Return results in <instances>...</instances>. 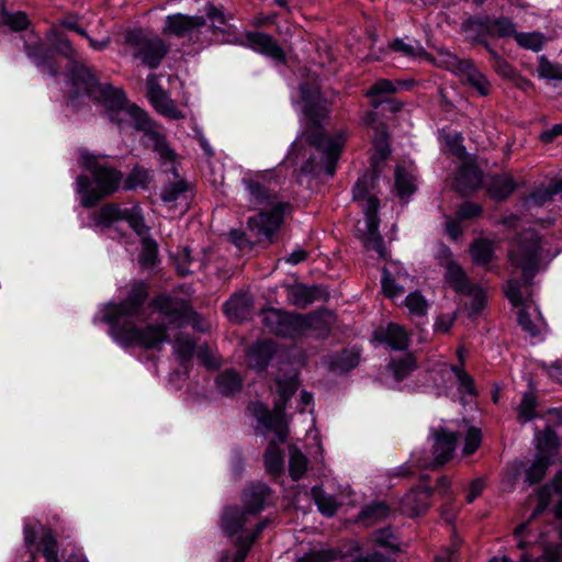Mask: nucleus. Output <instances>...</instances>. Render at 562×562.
Listing matches in <instances>:
<instances>
[{
    "mask_svg": "<svg viewBox=\"0 0 562 562\" xmlns=\"http://www.w3.org/2000/svg\"><path fill=\"white\" fill-rule=\"evenodd\" d=\"M72 82L76 94L86 93L93 100L103 102L108 108L111 121L115 122L120 128L124 127V123H130L148 137L153 143L154 150L158 153L162 160H173L175 153L168 146L164 135L155 128L154 122L145 111L135 104H127L122 89L114 88L111 85H101L86 67H81L74 72Z\"/></svg>",
    "mask_w": 562,
    "mask_h": 562,
    "instance_id": "obj_1",
    "label": "nucleus"
},
{
    "mask_svg": "<svg viewBox=\"0 0 562 562\" xmlns=\"http://www.w3.org/2000/svg\"><path fill=\"white\" fill-rule=\"evenodd\" d=\"M301 95L304 102V114L310 120L311 128L305 133L307 142L322 153L325 173L329 177L335 175L336 165L347 139V133L340 131L334 136H326L321 131V121L329 112V104L321 95L318 89H307L301 86Z\"/></svg>",
    "mask_w": 562,
    "mask_h": 562,
    "instance_id": "obj_2",
    "label": "nucleus"
},
{
    "mask_svg": "<svg viewBox=\"0 0 562 562\" xmlns=\"http://www.w3.org/2000/svg\"><path fill=\"white\" fill-rule=\"evenodd\" d=\"M81 166L91 173L93 187L90 179L85 176H78L76 179L77 191L81 194V204L85 207H92L99 201L111 195L121 186L123 175L114 167L102 162L95 155L88 151L80 154Z\"/></svg>",
    "mask_w": 562,
    "mask_h": 562,
    "instance_id": "obj_3",
    "label": "nucleus"
},
{
    "mask_svg": "<svg viewBox=\"0 0 562 562\" xmlns=\"http://www.w3.org/2000/svg\"><path fill=\"white\" fill-rule=\"evenodd\" d=\"M541 237L533 229L521 232L510 245L508 259L513 267L520 269L524 282L530 284L543 260Z\"/></svg>",
    "mask_w": 562,
    "mask_h": 562,
    "instance_id": "obj_4",
    "label": "nucleus"
},
{
    "mask_svg": "<svg viewBox=\"0 0 562 562\" xmlns=\"http://www.w3.org/2000/svg\"><path fill=\"white\" fill-rule=\"evenodd\" d=\"M369 180V176L364 175L358 179L352 189L353 199L363 202L362 209L366 215L367 232L361 236V239L367 249L376 251L382 259H385L387 250L379 233L380 221L376 215L380 203L375 196L368 195Z\"/></svg>",
    "mask_w": 562,
    "mask_h": 562,
    "instance_id": "obj_5",
    "label": "nucleus"
},
{
    "mask_svg": "<svg viewBox=\"0 0 562 562\" xmlns=\"http://www.w3.org/2000/svg\"><path fill=\"white\" fill-rule=\"evenodd\" d=\"M112 330L114 339L124 347L139 346L147 350H159L168 341L167 327L164 324L138 326L128 322L114 325Z\"/></svg>",
    "mask_w": 562,
    "mask_h": 562,
    "instance_id": "obj_6",
    "label": "nucleus"
},
{
    "mask_svg": "<svg viewBox=\"0 0 562 562\" xmlns=\"http://www.w3.org/2000/svg\"><path fill=\"white\" fill-rule=\"evenodd\" d=\"M125 43L133 50V56L150 69L158 68L169 52L162 38L142 29L128 31Z\"/></svg>",
    "mask_w": 562,
    "mask_h": 562,
    "instance_id": "obj_7",
    "label": "nucleus"
},
{
    "mask_svg": "<svg viewBox=\"0 0 562 562\" xmlns=\"http://www.w3.org/2000/svg\"><path fill=\"white\" fill-rule=\"evenodd\" d=\"M162 34L168 37L186 38L193 44L210 45L212 43V38L207 36L206 19L201 15L182 13L167 15Z\"/></svg>",
    "mask_w": 562,
    "mask_h": 562,
    "instance_id": "obj_8",
    "label": "nucleus"
},
{
    "mask_svg": "<svg viewBox=\"0 0 562 562\" xmlns=\"http://www.w3.org/2000/svg\"><path fill=\"white\" fill-rule=\"evenodd\" d=\"M261 322L266 329L282 338L302 337V314L269 307L261 312Z\"/></svg>",
    "mask_w": 562,
    "mask_h": 562,
    "instance_id": "obj_9",
    "label": "nucleus"
},
{
    "mask_svg": "<svg viewBox=\"0 0 562 562\" xmlns=\"http://www.w3.org/2000/svg\"><path fill=\"white\" fill-rule=\"evenodd\" d=\"M440 56L447 69L462 76L481 95H487L491 91V83L470 59H460L458 56L441 52Z\"/></svg>",
    "mask_w": 562,
    "mask_h": 562,
    "instance_id": "obj_10",
    "label": "nucleus"
},
{
    "mask_svg": "<svg viewBox=\"0 0 562 562\" xmlns=\"http://www.w3.org/2000/svg\"><path fill=\"white\" fill-rule=\"evenodd\" d=\"M290 210L291 205L289 203H276L270 212H260L249 217L248 228L259 241L270 240L280 228L284 214Z\"/></svg>",
    "mask_w": 562,
    "mask_h": 562,
    "instance_id": "obj_11",
    "label": "nucleus"
},
{
    "mask_svg": "<svg viewBox=\"0 0 562 562\" xmlns=\"http://www.w3.org/2000/svg\"><path fill=\"white\" fill-rule=\"evenodd\" d=\"M243 184L248 194L249 203L254 207L273 206L278 201V192L274 183L265 175H256L254 177L244 178Z\"/></svg>",
    "mask_w": 562,
    "mask_h": 562,
    "instance_id": "obj_12",
    "label": "nucleus"
},
{
    "mask_svg": "<svg viewBox=\"0 0 562 562\" xmlns=\"http://www.w3.org/2000/svg\"><path fill=\"white\" fill-rule=\"evenodd\" d=\"M150 305L168 323L178 327L186 325L188 317L192 316V307L184 299L159 295L151 300Z\"/></svg>",
    "mask_w": 562,
    "mask_h": 562,
    "instance_id": "obj_13",
    "label": "nucleus"
},
{
    "mask_svg": "<svg viewBox=\"0 0 562 562\" xmlns=\"http://www.w3.org/2000/svg\"><path fill=\"white\" fill-rule=\"evenodd\" d=\"M147 299V284L143 281L134 283L125 300L113 307L109 315L110 322L117 325L120 319L124 316H139Z\"/></svg>",
    "mask_w": 562,
    "mask_h": 562,
    "instance_id": "obj_14",
    "label": "nucleus"
},
{
    "mask_svg": "<svg viewBox=\"0 0 562 562\" xmlns=\"http://www.w3.org/2000/svg\"><path fill=\"white\" fill-rule=\"evenodd\" d=\"M147 94L151 104L160 114L175 120L183 117L175 101L157 83L156 75L151 74L147 77Z\"/></svg>",
    "mask_w": 562,
    "mask_h": 562,
    "instance_id": "obj_15",
    "label": "nucleus"
},
{
    "mask_svg": "<svg viewBox=\"0 0 562 562\" xmlns=\"http://www.w3.org/2000/svg\"><path fill=\"white\" fill-rule=\"evenodd\" d=\"M432 436L435 440L432 463L435 465H443L451 459L456 450L458 435L441 427L434 429Z\"/></svg>",
    "mask_w": 562,
    "mask_h": 562,
    "instance_id": "obj_16",
    "label": "nucleus"
},
{
    "mask_svg": "<svg viewBox=\"0 0 562 562\" xmlns=\"http://www.w3.org/2000/svg\"><path fill=\"white\" fill-rule=\"evenodd\" d=\"M373 339L389 346L393 350H405L409 346L407 330L395 323H389L385 327H379L373 333Z\"/></svg>",
    "mask_w": 562,
    "mask_h": 562,
    "instance_id": "obj_17",
    "label": "nucleus"
},
{
    "mask_svg": "<svg viewBox=\"0 0 562 562\" xmlns=\"http://www.w3.org/2000/svg\"><path fill=\"white\" fill-rule=\"evenodd\" d=\"M334 322L330 312L319 311L310 314H302V337L312 335L316 338H324L329 333Z\"/></svg>",
    "mask_w": 562,
    "mask_h": 562,
    "instance_id": "obj_18",
    "label": "nucleus"
},
{
    "mask_svg": "<svg viewBox=\"0 0 562 562\" xmlns=\"http://www.w3.org/2000/svg\"><path fill=\"white\" fill-rule=\"evenodd\" d=\"M430 496L428 487L414 488L402 498L400 510L409 517L419 516L430 506Z\"/></svg>",
    "mask_w": 562,
    "mask_h": 562,
    "instance_id": "obj_19",
    "label": "nucleus"
},
{
    "mask_svg": "<svg viewBox=\"0 0 562 562\" xmlns=\"http://www.w3.org/2000/svg\"><path fill=\"white\" fill-rule=\"evenodd\" d=\"M491 18L469 16L461 23V32L465 40L472 44H482L487 37H492V29L490 27Z\"/></svg>",
    "mask_w": 562,
    "mask_h": 562,
    "instance_id": "obj_20",
    "label": "nucleus"
},
{
    "mask_svg": "<svg viewBox=\"0 0 562 562\" xmlns=\"http://www.w3.org/2000/svg\"><path fill=\"white\" fill-rule=\"evenodd\" d=\"M246 38L248 45L252 49L267 55L277 61H284L285 56L283 49L272 36L261 32H252L248 33Z\"/></svg>",
    "mask_w": 562,
    "mask_h": 562,
    "instance_id": "obj_21",
    "label": "nucleus"
},
{
    "mask_svg": "<svg viewBox=\"0 0 562 562\" xmlns=\"http://www.w3.org/2000/svg\"><path fill=\"white\" fill-rule=\"evenodd\" d=\"M270 495V488L263 483L249 486L243 494L244 507L249 514H258L263 508Z\"/></svg>",
    "mask_w": 562,
    "mask_h": 562,
    "instance_id": "obj_22",
    "label": "nucleus"
},
{
    "mask_svg": "<svg viewBox=\"0 0 562 562\" xmlns=\"http://www.w3.org/2000/svg\"><path fill=\"white\" fill-rule=\"evenodd\" d=\"M252 300L247 293L234 294L225 304L224 312L233 322L246 319L251 311Z\"/></svg>",
    "mask_w": 562,
    "mask_h": 562,
    "instance_id": "obj_23",
    "label": "nucleus"
},
{
    "mask_svg": "<svg viewBox=\"0 0 562 562\" xmlns=\"http://www.w3.org/2000/svg\"><path fill=\"white\" fill-rule=\"evenodd\" d=\"M274 352L276 345L273 341L262 340L256 342L247 352L249 366L258 371L265 370Z\"/></svg>",
    "mask_w": 562,
    "mask_h": 562,
    "instance_id": "obj_24",
    "label": "nucleus"
},
{
    "mask_svg": "<svg viewBox=\"0 0 562 562\" xmlns=\"http://www.w3.org/2000/svg\"><path fill=\"white\" fill-rule=\"evenodd\" d=\"M205 15L210 21L206 23L207 36L213 40L212 36H218L220 34H228L231 32V25L225 16L224 12L216 8L212 3L205 5Z\"/></svg>",
    "mask_w": 562,
    "mask_h": 562,
    "instance_id": "obj_25",
    "label": "nucleus"
},
{
    "mask_svg": "<svg viewBox=\"0 0 562 562\" xmlns=\"http://www.w3.org/2000/svg\"><path fill=\"white\" fill-rule=\"evenodd\" d=\"M496 244L487 238H476L470 245V256L473 263L487 266L494 258Z\"/></svg>",
    "mask_w": 562,
    "mask_h": 562,
    "instance_id": "obj_26",
    "label": "nucleus"
},
{
    "mask_svg": "<svg viewBox=\"0 0 562 562\" xmlns=\"http://www.w3.org/2000/svg\"><path fill=\"white\" fill-rule=\"evenodd\" d=\"M250 514L237 507H228L222 517V527L228 536H233L243 529Z\"/></svg>",
    "mask_w": 562,
    "mask_h": 562,
    "instance_id": "obj_27",
    "label": "nucleus"
},
{
    "mask_svg": "<svg viewBox=\"0 0 562 562\" xmlns=\"http://www.w3.org/2000/svg\"><path fill=\"white\" fill-rule=\"evenodd\" d=\"M317 293L316 286L295 284L288 289V302L296 307L305 308L316 300Z\"/></svg>",
    "mask_w": 562,
    "mask_h": 562,
    "instance_id": "obj_28",
    "label": "nucleus"
},
{
    "mask_svg": "<svg viewBox=\"0 0 562 562\" xmlns=\"http://www.w3.org/2000/svg\"><path fill=\"white\" fill-rule=\"evenodd\" d=\"M550 465L551 460L548 456L537 453L530 465L525 469V483L528 485L540 483L546 476Z\"/></svg>",
    "mask_w": 562,
    "mask_h": 562,
    "instance_id": "obj_29",
    "label": "nucleus"
},
{
    "mask_svg": "<svg viewBox=\"0 0 562 562\" xmlns=\"http://www.w3.org/2000/svg\"><path fill=\"white\" fill-rule=\"evenodd\" d=\"M482 175L477 167L473 165H462L459 169L457 183L462 192L475 190L481 186Z\"/></svg>",
    "mask_w": 562,
    "mask_h": 562,
    "instance_id": "obj_30",
    "label": "nucleus"
},
{
    "mask_svg": "<svg viewBox=\"0 0 562 562\" xmlns=\"http://www.w3.org/2000/svg\"><path fill=\"white\" fill-rule=\"evenodd\" d=\"M515 188L516 183L510 176H495L488 184V193L496 200H504L513 193Z\"/></svg>",
    "mask_w": 562,
    "mask_h": 562,
    "instance_id": "obj_31",
    "label": "nucleus"
},
{
    "mask_svg": "<svg viewBox=\"0 0 562 562\" xmlns=\"http://www.w3.org/2000/svg\"><path fill=\"white\" fill-rule=\"evenodd\" d=\"M243 380L235 370H226L216 378V386L223 395H233L241 389Z\"/></svg>",
    "mask_w": 562,
    "mask_h": 562,
    "instance_id": "obj_32",
    "label": "nucleus"
},
{
    "mask_svg": "<svg viewBox=\"0 0 562 562\" xmlns=\"http://www.w3.org/2000/svg\"><path fill=\"white\" fill-rule=\"evenodd\" d=\"M394 177L397 195L402 200L409 198L416 190L414 177L401 166L396 167Z\"/></svg>",
    "mask_w": 562,
    "mask_h": 562,
    "instance_id": "obj_33",
    "label": "nucleus"
},
{
    "mask_svg": "<svg viewBox=\"0 0 562 562\" xmlns=\"http://www.w3.org/2000/svg\"><path fill=\"white\" fill-rule=\"evenodd\" d=\"M311 494L323 515L331 517L336 514L339 503L335 496L326 494L319 486H314Z\"/></svg>",
    "mask_w": 562,
    "mask_h": 562,
    "instance_id": "obj_34",
    "label": "nucleus"
},
{
    "mask_svg": "<svg viewBox=\"0 0 562 562\" xmlns=\"http://www.w3.org/2000/svg\"><path fill=\"white\" fill-rule=\"evenodd\" d=\"M390 515V508L384 503H372L361 509L358 520L366 525H373L385 519Z\"/></svg>",
    "mask_w": 562,
    "mask_h": 562,
    "instance_id": "obj_35",
    "label": "nucleus"
},
{
    "mask_svg": "<svg viewBox=\"0 0 562 562\" xmlns=\"http://www.w3.org/2000/svg\"><path fill=\"white\" fill-rule=\"evenodd\" d=\"M390 48L408 58H428V53L418 41L406 43L403 38H395Z\"/></svg>",
    "mask_w": 562,
    "mask_h": 562,
    "instance_id": "obj_36",
    "label": "nucleus"
},
{
    "mask_svg": "<svg viewBox=\"0 0 562 562\" xmlns=\"http://www.w3.org/2000/svg\"><path fill=\"white\" fill-rule=\"evenodd\" d=\"M30 23L27 14L23 11L9 12L5 9L0 10V25L9 27L13 32L26 30Z\"/></svg>",
    "mask_w": 562,
    "mask_h": 562,
    "instance_id": "obj_37",
    "label": "nucleus"
},
{
    "mask_svg": "<svg viewBox=\"0 0 562 562\" xmlns=\"http://www.w3.org/2000/svg\"><path fill=\"white\" fill-rule=\"evenodd\" d=\"M445 268V279L456 292L461 293L469 288L470 283L468 278L459 265L454 261H449Z\"/></svg>",
    "mask_w": 562,
    "mask_h": 562,
    "instance_id": "obj_38",
    "label": "nucleus"
},
{
    "mask_svg": "<svg viewBox=\"0 0 562 562\" xmlns=\"http://www.w3.org/2000/svg\"><path fill=\"white\" fill-rule=\"evenodd\" d=\"M389 368L396 380H403L416 369V359L412 353H406L392 359Z\"/></svg>",
    "mask_w": 562,
    "mask_h": 562,
    "instance_id": "obj_39",
    "label": "nucleus"
},
{
    "mask_svg": "<svg viewBox=\"0 0 562 562\" xmlns=\"http://www.w3.org/2000/svg\"><path fill=\"white\" fill-rule=\"evenodd\" d=\"M195 342L194 340L184 334L176 336L173 341V351L181 364L187 363L194 355Z\"/></svg>",
    "mask_w": 562,
    "mask_h": 562,
    "instance_id": "obj_40",
    "label": "nucleus"
},
{
    "mask_svg": "<svg viewBox=\"0 0 562 562\" xmlns=\"http://www.w3.org/2000/svg\"><path fill=\"white\" fill-rule=\"evenodd\" d=\"M535 440L536 449L539 453H543L544 451H555L560 448V439L550 426H547L541 431H537Z\"/></svg>",
    "mask_w": 562,
    "mask_h": 562,
    "instance_id": "obj_41",
    "label": "nucleus"
},
{
    "mask_svg": "<svg viewBox=\"0 0 562 562\" xmlns=\"http://www.w3.org/2000/svg\"><path fill=\"white\" fill-rule=\"evenodd\" d=\"M40 550L46 562H60L58 559L57 539L49 529H44L40 540Z\"/></svg>",
    "mask_w": 562,
    "mask_h": 562,
    "instance_id": "obj_42",
    "label": "nucleus"
},
{
    "mask_svg": "<svg viewBox=\"0 0 562 562\" xmlns=\"http://www.w3.org/2000/svg\"><path fill=\"white\" fill-rule=\"evenodd\" d=\"M265 465L269 473L277 475L283 469L282 451L276 442H270L265 452Z\"/></svg>",
    "mask_w": 562,
    "mask_h": 562,
    "instance_id": "obj_43",
    "label": "nucleus"
},
{
    "mask_svg": "<svg viewBox=\"0 0 562 562\" xmlns=\"http://www.w3.org/2000/svg\"><path fill=\"white\" fill-rule=\"evenodd\" d=\"M266 527V521H261L256 526V530L248 537H239L236 541L237 551L234 555V562H245L247 554L252 547L257 537Z\"/></svg>",
    "mask_w": 562,
    "mask_h": 562,
    "instance_id": "obj_44",
    "label": "nucleus"
},
{
    "mask_svg": "<svg viewBox=\"0 0 562 562\" xmlns=\"http://www.w3.org/2000/svg\"><path fill=\"white\" fill-rule=\"evenodd\" d=\"M562 192V179L554 181L550 186H541L536 188L529 199L536 204V205H543L544 203L551 201L553 196L558 193Z\"/></svg>",
    "mask_w": 562,
    "mask_h": 562,
    "instance_id": "obj_45",
    "label": "nucleus"
},
{
    "mask_svg": "<svg viewBox=\"0 0 562 562\" xmlns=\"http://www.w3.org/2000/svg\"><path fill=\"white\" fill-rule=\"evenodd\" d=\"M527 308V306H524L519 311L518 324L522 328V330L527 333L529 336L537 337L540 334V326L544 323L543 318L540 312L536 310L535 312L537 313V322H533Z\"/></svg>",
    "mask_w": 562,
    "mask_h": 562,
    "instance_id": "obj_46",
    "label": "nucleus"
},
{
    "mask_svg": "<svg viewBox=\"0 0 562 562\" xmlns=\"http://www.w3.org/2000/svg\"><path fill=\"white\" fill-rule=\"evenodd\" d=\"M124 210L114 204H106L98 212L95 223L99 226L109 227L123 220Z\"/></svg>",
    "mask_w": 562,
    "mask_h": 562,
    "instance_id": "obj_47",
    "label": "nucleus"
},
{
    "mask_svg": "<svg viewBox=\"0 0 562 562\" xmlns=\"http://www.w3.org/2000/svg\"><path fill=\"white\" fill-rule=\"evenodd\" d=\"M340 557V551L331 548L312 550L296 559V562H334Z\"/></svg>",
    "mask_w": 562,
    "mask_h": 562,
    "instance_id": "obj_48",
    "label": "nucleus"
},
{
    "mask_svg": "<svg viewBox=\"0 0 562 562\" xmlns=\"http://www.w3.org/2000/svg\"><path fill=\"white\" fill-rule=\"evenodd\" d=\"M150 180V171L143 167L136 166L133 168V170L125 179L124 187L127 190H133L136 188H146Z\"/></svg>",
    "mask_w": 562,
    "mask_h": 562,
    "instance_id": "obj_49",
    "label": "nucleus"
},
{
    "mask_svg": "<svg viewBox=\"0 0 562 562\" xmlns=\"http://www.w3.org/2000/svg\"><path fill=\"white\" fill-rule=\"evenodd\" d=\"M372 539H373L374 543L379 547L389 549L394 552L402 550L398 539L394 535V532L392 531L391 528H382V529L376 530L372 535Z\"/></svg>",
    "mask_w": 562,
    "mask_h": 562,
    "instance_id": "obj_50",
    "label": "nucleus"
},
{
    "mask_svg": "<svg viewBox=\"0 0 562 562\" xmlns=\"http://www.w3.org/2000/svg\"><path fill=\"white\" fill-rule=\"evenodd\" d=\"M461 293L471 299L469 303L471 315L480 313L485 307L486 293L482 288L470 284L469 288Z\"/></svg>",
    "mask_w": 562,
    "mask_h": 562,
    "instance_id": "obj_51",
    "label": "nucleus"
},
{
    "mask_svg": "<svg viewBox=\"0 0 562 562\" xmlns=\"http://www.w3.org/2000/svg\"><path fill=\"white\" fill-rule=\"evenodd\" d=\"M306 457L297 449H292L290 452L289 472L294 481L300 480L307 469Z\"/></svg>",
    "mask_w": 562,
    "mask_h": 562,
    "instance_id": "obj_52",
    "label": "nucleus"
},
{
    "mask_svg": "<svg viewBox=\"0 0 562 562\" xmlns=\"http://www.w3.org/2000/svg\"><path fill=\"white\" fill-rule=\"evenodd\" d=\"M490 27L492 29V37L498 36V37H510L516 36V25L513 23V21L508 18L501 16L497 19L491 18V24Z\"/></svg>",
    "mask_w": 562,
    "mask_h": 562,
    "instance_id": "obj_53",
    "label": "nucleus"
},
{
    "mask_svg": "<svg viewBox=\"0 0 562 562\" xmlns=\"http://www.w3.org/2000/svg\"><path fill=\"white\" fill-rule=\"evenodd\" d=\"M536 397L531 393H525L517 407L518 420L525 424L533 419L536 416Z\"/></svg>",
    "mask_w": 562,
    "mask_h": 562,
    "instance_id": "obj_54",
    "label": "nucleus"
},
{
    "mask_svg": "<svg viewBox=\"0 0 562 562\" xmlns=\"http://www.w3.org/2000/svg\"><path fill=\"white\" fill-rule=\"evenodd\" d=\"M409 314L415 316H424L428 310V303L420 292L415 291L409 293L404 302Z\"/></svg>",
    "mask_w": 562,
    "mask_h": 562,
    "instance_id": "obj_55",
    "label": "nucleus"
},
{
    "mask_svg": "<svg viewBox=\"0 0 562 562\" xmlns=\"http://www.w3.org/2000/svg\"><path fill=\"white\" fill-rule=\"evenodd\" d=\"M188 191V184L183 180L166 184L160 193V198L165 203L176 202Z\"/></svg>",
    "mask_w": 562,
    "mask_h": 562,
    "instance_id": "obj_56",
    "label": "nucleus"
},
{
    "mask_svg": "<svg viewBox=\"0 0 562 562\" xmlns=\"http://www.w3.org/2000/svg\"><path fill=\"white\" fill-rule=\"evenodd\" d=\"M515 40L519 46L533 52H539L544 44L543 35L537 32L517 33Z\"/></svg>",
    "mask_w": 562,
    "mask_h": 562,
    "instance_id": "obj_57",
    "label": "nucleus"
},
{
    "mask_svg": "<svg viewBox=\"0 0 562 562\" xmlns=\"http://www.w3.org/2000/svg\"><path fill=\"white\" fill-rule=\"evenodd\" d=\"M382 290L390 299H395L404 293V286L400 283V277L393 278L387 269L383 270Z\"/></svg>",
    "mask_w": 562,
    "mask_h": 562,
    "instance_id": "obj_58",
    "label": "nucleus"
},
{
    "mask_svg": "<svg viewBox=\"0 0 562 562\" xmlns=\"http://www.w3.org/2000/svg\"><path fill=\"white\" fill-rule=\"evenodd\" d=\"M538 74L542 78L562 80V66L551 63L546 56L539 59Z\"/></svg>",
    "mask_w": 562,
    "mask_h": 562,
    "instance_id": "obj_59",
    "label": "nucleus"
},
{
    "mask_svg": "<svg viewBox=\"0 0 562 562\" xmlns=\"http://www.w3.org/2000/svg\"><path fill=\"white\" fill-rule=\"evenodd\" d=\"M122 221L127 222L138 235H143L147 232V227L138 206H134L131 210L125 209Z\"/></svg>",
    "mask_w": 562,
    "mask_h": 562,
    "instance_id": "obj_60",
    "label": "nucleus"
},
{
    "mask_svg": "<svg viewBox=\"0 0 562 562\" xmlns=\"http://www.w3.org/2000/svg\"><path fill=\"white\" fill-rule=\"evenodd\" d=\"M360 355L356 350H344L334 361V367L340 371H349L358 366Z\"/></svg>",
    "mask_w": 562,
    "mask_h": 562,
    "instance_id": "obj_61",
    "label": "nucleus"
},
{
    "mask_svg": "<svg viewBox=\"0 0 562 562\" xmlns=\"http://www.w3.org/2000/svg\"><path fill=\"white\" fill-rule=\"evenodd\" d=\"M157 244L153 239H144L139 255V263L144 268H151L157 258Z\"/></svg>",
    "mask_w": 562,
    "mask_h": 562,
    "instance_id": "obj_62",
    "label": "nucleus"
},
{
    "mask_svg": "<svg viewBox=\"0 0 562 562\" xmlns=\"http://www.w3.org/2000/svg\"><path fill=\"white\" fill-rule=\"evenodd\" d=\"M450 370L454 373L459 383V391L469 395H475L474 381L462 368L454 364L450 366Z\"/></svg>",
    "mask_w": 562,
    "mask_h": 562,
    "instance_id": "obj_63",
    "label": "nucleus"
},
{
    "mask_svg": "<svg viewBox=\"0 0 562 562\" xmlns=\"http://www.w3.org/2000/svg\"><path fill=\"white\" fill-rule=\"evenodd\" d=\"M504 293L512 305L518 307L524 305L521 284L516 279H509L504 288Z\"/></svg>",
    "mask_w": 562,
    "mask_h": 562,
    "instance_id": "obj_64",
    "label": "nucleus"
}]
</instances>
